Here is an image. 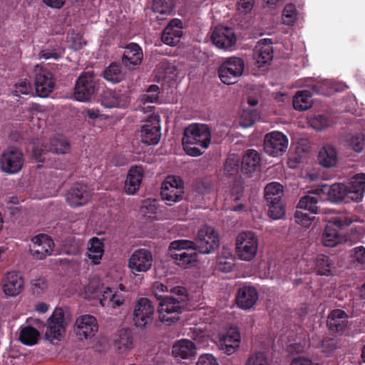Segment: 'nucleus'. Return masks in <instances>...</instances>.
<instances>
[{
  "instance_id": "0e129e2a",
  "label": "nucleus",
  "mask_w": 365,
  "mask_h": 365,
  "mask_svg": "<svg viewBox=\"0 0 365 365\" xmlns=\"http://www.w3.org/2000/svg\"><path fill=\"white\" fill-rule=\"evenodd\" d=\"M254 0H239L237 2L238 9L245 12L250 11L253 6Z\"/></svg>"
},
{
  "instance_id": "4c0bfd02",
  "label": "nucleus",
  "mask_w": 365,
  "mask_h": 365,
  "mask_svg": "<svg viewBox=\"0 0 365 365\" xmlns=\"http://www.w3.org/2000/svg\"><path fill=\"white\" fill-rule=\"evenodd\" d=\"M104 253V245L102 240L93 237L89 240L87 255L94 264H99Z\"/></svg>"
},
{
  "instance_id": "f8f14e48",
  "label": "nucleus",
  "mask_w": 365,
  "mask_h": 365,
  "mask_svg": "<svg viewBox=\"0 0 365 365\" xmlns=\"http://www.w3.org/2000/svg\"><path fill=\"white\" fill-rule=\"evenodd\" d=\"M88 292L93 295L98 293L101 294L102 297L100 299V304L102 307L116 308L123 304L125 302V297L122 294L109 287L100 290L98 287H94L89 285L86 289V294ZM90 297H94V296Z\"/></svg>"
},
{
  "instance_id": "39448f33",
  "label": "nucleus",
  "mask_w": 365,
  "mask_h": 365,
  "mask_svg": "<svg viewBox=\"0 0 365 365\" xmlns=\"http://www.w3.org/2000/svg\"><path fill=\"white\" fill-rule=\"evenodd\" d=\"M220 245L219 235L212 226L204 225L197 231L194 247L204 254L214 252Z\"/></svg>"
},
{
  "instance_id": "a18cd8bd",
  "label": "nucleus",
  "mask_w": 365,
  "mask_h": 365,
  "mask_svg": "<svg viewBox=\"0 0 365 365\" xmlns=\"http://www.w3.org/2000/svg\"><path fill=\"white\" fill-rule=\"evenodd\" d=\"M245 365H269V360L265 351H256L249 356Z\"/></svg>"
},
{
  "instance_id": "a19ab883",
  "label": "nucleus",
  "mask_w": 365,
  "mask_h": 365,
  "mask_svg": "<svg viewBox=\"0 0 365 365\" xmlns=\"http://www.w3.org/2000/svg\"><path fill=\"white\" fill-rule=\"evenodd\" d=\"M103 76L107 81L112 83H117L124 79L125 75L122 71L121 66L114 62L111 63L104 69Z\"/></svg>"
},
{
  "instance_id": "bb28decb",
  "label": "nucleus",
  "mask_w": 365,
  "mask_h": 365,
  "mask_svg": "<svg viewBox=\"0 0 365 365\" xmlns=\"http://www.w3.org/2000/svg\"><path fill=\"white\" fill-rule=\"evenodd\" d=\"M323 192L327 194L328 199L335 203L352 202L351 198L348 197V187L343 183H335L330 186L323 185L322 188Z\"/></svg>"
},
{
  "instance_id": "37998d69",
  "label": "nucleus",
  "mask_w": 365,
  "mask_h": 365,
  "mask_svg": "<svg viewBox=\"0 0 365 365\" xmlns=\"http://www.w3.org/2000/svg\"><path fill=\"white\" fill-rule=\"evenodd\" d=\"M184 190L175 189L168 187H162L161 196L162 198L167 201L168 205L172 203L179 202L182 199Z\"/></svg>"
},
{
  "instance_id": "2f4dec72",
  "label": "nucleus",
  "mask_w": 365,
  "mask_h": 365,
  "mask_svg": "<svg viewBox=\"0 0 365 365\" xmlns=\"http://www.w3.org/2000/svg\"><path fill=\"white\" fill-rule=\"evenodd\" d=\"M349 191L347 196L353 202H360L362 200L365 192V174H356L347 185Z\"/></svg>"
},
{
  "instance_id": "c03bdc74",
  "label": "nucleus",
  "mask_w": 365,
  "mask_h": 365,
  "mask_svg": "<svg viewBox=\"0 0 365 365\" xmlns=\"http://www.w3.org/2000/svg\"><path fill=\"white\" fill-rule=\"evenodd\" d=\"M174 8L173 0H154L153 10L160 14H170Z\"/></svg>"
},
{
  "instance_id": "ddd939ff",
  "label": "nucleus",
  "mask_w": 365,
  "mask_h": 365,
  "mask_svg": "<svg viewBox=\"0 0 365 365\" xmlns=\"http://www.w3.org/2000/svg\"><path fill=\"white\" fill-rule=\"evenodd\" d=\"M35 88L39 97H46L55 86V78L52 72L47 68L36 66L35 69Z\"/></svg>"
},
{
  "instance_id": "9b49d317",
  "label": "nucleus",
  "mask_w": 365,
  "mask_h": 365,
  "mask_svg": "<svg viewBox=\"0 0 365 365\" xmlns=\"http://www.w3.org/2000/svg\"><path fill=\"white\" fill-rule=\"evenodd\" d=\"M155 308L148 298H140L136 302L133 320L137 327L143 328L153 321Z\"/></svg>"
},
{
  "instance_id": "0eeeda50",
  "label": "nucleus",
  "mask_w": 365,
  "mask_h": 365,
  "mask_svg": "<svg viewBox=\"0 0 365 365\" xmlns=\"http://www.w3.org/2000/svg\"><path fill=\"white\" fill-rule=\"evenodd\" d=\"M245 69L242 58L236 56L227 58L219 67L218 76L221 81L227 85L234 84L237 81Z\"/></svg>"
},
{
  "instance_id": "423d86ee",
  "label": "nucleus",
  "mask_w": 365,
  "mask_h": 365,
  "mask_svg": "<svg viewBox=\"0 0 365 365\" xmlns=\"http://www.w3.org/2000/svg\"><path fill=\"white\" fill-rule=\"evenodd\" d=\"M97 76L93 71L83 72L76 81L74 98L78 101H88L98 89Z\"/></svg>"
},
{
  "instance_id": "ea45409f",
  "label": "nucleus",
  "mask_w": 365,
  "mask_h": 365,
  "mask_svg": "<svg viewBox=\"0 0 365 365\" xmlns=\"http://www.w3.org/2000/svg\"><path fill=\"white\" fill-rule=\"evenodd\" d=\"M19 341L27 346H33L38 343L40 338V332L32 326L21 327Z\"/></svg>"
},
{
  "instance_id": "4d7b16f0",
  "label": "nucleus",
  "mask_w": 365,
  "mask_h": 365,
  "mask_svg": "<svg viewBox=\"0 0 365 365\" xmlns=\"http://www.w3.org/2000/svg\"><path fill=\"white\" fill-rule=\"evenodd\" d=\"M46 287L47 282L44 278H38L31 282V288L34 294H41L46 290Z\"/></svg>"
},
{
  "instance_id": "1a4fd4ad",
  "label": "nucleus",
  "mask_w": 365,
  "mask_h": 365,
  "mask_svg": "<svg viewBox=\"0 0 365 365\" xmlns=\"http://www.w3.org/2000/svg\"><path fill=\"white\" fill-rule=\"evenodd\" d=\"M317 203L318 199L315 196L307 195L302 197L299 200L297 208L308 211L309 213L296 210L294 213L295 222L305 227H309L312 221L314 219V216L312 215L317 214L318 212Z\"/></svg>"
},
{
  "instance_id": "13d9d810",
  "label": "nucleus",
  "mask_w": 365,
  "mask_h": 365,
  "mask_svg": "<svg viewBox=\"0 0 365 365\" xmlns=\"http://www.w3.org/2000/svg\"><path fill=\"white\" fill-rule=\"evenodd\" d=\"M310 124L314 129L321 130L328 126V120L325 116L318 115L311 119Z\"/></svg>"
},
{
  "instance_id": "aec40b11",
  "label": "nucleus",
  "mask_w": 365,
  "mask_h": 365,
  "mask_svg": "<svg viewBox=\"0 0 365 365\" xmlns=\"http://www.w3.org/2000/svg\"><path fill=\"white\" fill-rule=\"evenodd\" d=\"M153 255L147 249H138L130 256L128 265L133 273L145 272L152 266Z\"/></svg>"
},
{
  "instance_id": "bf43d9fd",
  "label": "nucleus",
  "mask_w": 365,
  "mask_h": 365,
  "mask_svg": "<svg viewBox=\"0 0 365 365\" xmlns=\"http://www.w3.org/2000/svg\"><path fill=\"white\" fill-rule=\"evenodd\" d=\"M31 91V86L29 82L26 80L21 81L19 83L16 84L15 93L16 96L20 94H29Z\"/></svg>"
},
{
  "instance_id": "79ce46f5",
  "label": "nucleus",
  "mask_w": 365,
  "mask_h": 365,
  "mask_svg": "<svg viewBox=\"0 0 365 365\" xmlns=\"http://www.w3.org/2000/svg\"><path fill=\"white\" fill-rule=\"evenodd\" d=\"M282 194L283 187L277 182L269 183L264 188V197L267 202L282 200Z\"/></svg>"
},
{
  "instance_id": "c756f323",
  "label": "nucleus",
  "mask_w": 365,
  "mask_h": 365,
  "mask_svg": "<svg viewBox=\"0 0 365 365\" xmlns=\"http://www.w3.org/2000/svg\"><path fill=\"white\" fill-rule=\"evenodd\" d=\"M327 324L331 332H343L348 325V315L342 309H334L329 313Z\"/></svg>"
},
{
  "instance_id": "69168bd1",
  "label": "nucleus",
  "mask_w": 365,
  "mask_h": 365,
  "mask_svg": "<svg viewBox=\"0 0 365 365\" xmlns=\"http://www.w3.org/2000/svg\"><path fill=\"white\" fill-rule=\"evenodd\" d=\"M289 365H314L312 360L307 357L298 356L294 358Z\"/></svg>"
},
{
  "instance_id": "5fc2aeb1",
  "label": "nucleus",
  "mask_w": 365,
  "mask_h": 365,
  "mask_svg": "<svg viewBox=\"0 0 365 365\" xmlns=\"http://www.w3.org/2000/svg\"><path fill=\"white\" fill-rule=\"evenodd\" d=\"M162 187L184 190V182L179 176H168L163 182Z\"/></svg>"
},
{
  "instance_id": "b1692460",
  "label": "nucleus",
  "mask_w": 365,
  "mask_h": 365,
  "mask_svg": "<svg viewBox=\"0 0 365 365\" xmlns=\"http://www.w3.org/2000/svg\"><path fill=\"white\" fill-rule=\"evenodd\" d=\"M240 342V333L235 328L230 329L219 341L221 350L227 355L234 354L239 349Z\"/></svg>"
},
{
  "instance_id": "680f3d73",
  "label": "nucleus",
  "mask_w": 365,
  "mask_h": 365,
  "mask_svg": "<svg viewBox=\"0 0 365 365\" xmlns=\"http://www.w3.org/2000/svg\"><path fill=\"white\" fill-rule=\"evenodd\" d=\"M296 15L295 6L292 4H288L285 6L283 9L282 16L285 18L291 19V21H293V19Z\"/></svg>"
},
{
  "instance_id": "6e6d98bb",
  "label": "nucleus",
  "mask_w": 365,
  "mask_h": 365,
  "mask_svg": "<svg viewBox=\"0 0 365 365\" xmlns=\"http://www.w3.org/2000/svg\"><path fill=\"white\" fill-rule=\"evenodd\" d=\"M257 113L253 111L244 110L240 119V125L247 128L252 126L256 120Z\"/></svg>"
},
{
  "instance_id": "7ed1b4c3",
  "label": "nucleus",
  "mask_w": 365,
  "mask_h": 365,
  "mask_svg": "<svg viewBox=\"0 0 365 365\" xmlns=\"http://www.w3.org/2000/svg\"><path fill=\"white\" fill-rule=\"evenodd\" d=\"M197 250L194 242L187 240L173 241L169 246V255L175 263L185 268L193 265L197 261Z\"/></svg>"
},
{
  "instance_id": "4468645a",
  "label": "nucleus",
  "mask_w": 365,
  "mask_h": 365,
  "mask_svg": "<svg viewBox=\"0 0 365 365\" xmlns=\"http://www.w3.org/2000/svg\"><path fill=\"white\" fill-rule=\"evenodd\" d=\"M24 162L22 152L17 148H12L3 153L1 159V169L7 173L15 174L21 170Z\"/></svg>"
},
{
  "instance_id": "6ab92c4d",
  "label": "nucleus",
  "mask_w": 365,
  "mask_h": 365,
  "mask_svg": "<svg viewBox=\"0 0 365 365\" xmlns=\"http://www.w3.org/2000/svg\"><path fill=\"white\" fill-rule=\"evenodd\" d=\"M141 141L147 145H156L160 138L159 116L151 115L142 126L140 130Z\"/></svg>"
},
{
  "instance_id": "c9c22d12",
  "label": "nucleus",
  "mask_w": 365,
  "mask_h": 365,
  "mask_svg": "<svg viewBox=\"0 0 365 365\" xmlns=\"http://www.w3.org/2000/svg\"><path fill=\"white\" fill-rule=\"evenodd\" d=\"M172 353L175 357L190 359L195 355L196 346L189 339H181L173 345Z\"/></svg>"
},
{
  "instance_id": "052dcab7",
  "label": "nucleus",
  "mask_w": 365,
  "mask_h": 365,
  "mask_svg": "<svg viewBox=\"0 0 365 365\" xmlns=\"http://www.w3.org/2000/svg\"><path fill=\"white\" fill-rule=\"evenodd\" d=\"M196 365H219L217 359L211 354L201 355Z\"/></svg>"
},
{
  "instance_id": "dca6fc26",
  "label": "nucleus",
  "mask_w": 365,
  "mask_h": 365,
  "mask_svg": "<svg viewBox=\"0 0 365 365\" xmlns=\"http://www.w3.org/2000/svg\"><path fill=\"white\" fill-rule=\"evenodd\" d=\"M91 197V190L87 185L81 182L74 183L66 194L68 204L73 207L86 205Z\"/></svg>"
},
{
  "instance_id": "412c9836",
  "label": "nucleus",
  "mask_w": 365,
  "mask_h": 365,
  "mask_svg": "<svg viewBox=\"0 0 365 365\" xmlns=\"http://www.w3.org/2000/svg\"><path fill=\"white\" fill-rule=\"evenodd\" d=\"M325 94L323 90V84L317 83L312 86V91L302 90L297 92L293 98V107L297 110H305L312 106V94Z\"/></svg>"
},
{
  "instance_id": "a878e982",
  "label": "nucleus",
  "mask_w": 365,
  "mask_h": 365,
  "mask_svg": "<svg viewBox=\"0 0 365 365\" xmlns=\"http://www.w3.org/2000/svg\"><path fill=\"white\" fill-rule=\"evenodd\" d=\"M258 300V292L252 286L240 287L236 296V303L242 309H250Z\"/></svg>"
},
{
  "instance_id": "09e8293b",
  "label": "nucleus",
  "mask_w": 365,
  "mask_h": 365,
  "mask_svg": "<svg viewBox=\"0 0 365 365\" xmlns=\"http://www.w3.org/2000/svg\"><path fill=\"white\" fill-rule=\"evenodd\" d=\"M240 160L236 157H229L224 165L225 175L232 177L235 176L240 170Z\"/></svg>"
},
{
  "instance_id": "6e6552de",
  "label": "nucleus",
  "mask_w": 365,
  "mask_h": 365,
  "mask_svg": "<svg viewBox=\"0 0 365 365\" xmlns=\"http://www.w3.org/2000/svg\"><path fill=\"white\" fill-rule=\"evenodd\" d=\"M70 150V144L63 135H56L51 138L49 143H42L41 147L35 145L33 155L35 159L41 163L46 160L45 155L48 153L66 154Z\"/></svg>"
},
{
  "instance_id": "864d4df0",
  "label": "nucleus",
  "mask_w": 365,
  "mask_h": 365,
  "mask_svg": "<svg viewBox=\"0 0 365 365\" xmlns=\"http://www.w3.org/2000/svg\"><path fill=\"white\" fill-rule=\"evenodd\" d=\"M38 56L40 58L58 59L61 56V49L59 46L52 48H46L41 51Z\"/></svg>"
},
{
  "instance_id": "de8ad7c7",
  "label": "nucleus",
  "mask_w": 365,
  "mask_h": 365,
  "mask_svg": "<svg viewBox=\"0 0 365 365\" xmlns=\"http://www.w3.org/2000/svg\"><path fill=\"white\" fill-rule=\"evenodd\" d=\"M102 104L107 108L120 107V95L113 91H110L104 96Z\"/></svg>"
},
{
  "instance_id": "473e14b6",
  "label": "nucleus",
  "mask_w": 365,
  "mask_h": 365,
  "mask_svg": "<svg viewBox=\"0 0 365 365\" xmlns=\"http://www.w3.org/2000/svg\"><path fill=\"white\" fill-rule=\"evenodd\" d=\"M334 262L325 255H319L312 262L311 265L304 269L306 272L314 270L319 275H329L334 267Z\"/></svg>"
},
{
  "instance_id": "72a5a7b5",
  "label": "nucleus",
  "mask_w": 365,
  "mask_h": 365,
  "mask_svg": "<svg viewBox=\"0 0 365 365\" xmlns=\"http://www.w3.org/2000/svg\"><path fill=\"white\" fill-rule=\"evenodd\" d=\"M260 155L254 149H248L244 153L241 160V171L245 175H251L260 164Z\"/></svg>"
},
{
  "instance_id": "e2e57ef3",
  "label": "nucleus",
  "mask_w": 365,
  "mask_h": 365,
  "mask_svg": "<svg viewBox=\"0 0 365 365\" xmlns=\"http://www.w3.org/2000/svg\"><path fill=\"white\" fill-rule=\"evenodd\" d=\"M354 258L359 262L365 264V249L364 247H358L354 249Z\"/></svg>"
},
{
  "instance_id": "7c9ffc66",
  "label": "nucleus",
  "mask_w": 365,
  "mask_h": 365,
  "mask_svg": "<svg viewBox=\"0 0 365 365\" xmlns=\"http://www.w3.org/2000/svg\"><path fill=\"white\" fill-rule=\"evenodd\" d=\"M143 53L141 48L135 43H130L125 47L122 56L123 64L130 68L142 63Z\"/></svg>"
},
{
  "instance_id": "f3484780",
  "label": "nucleus",
  "mask_w": 365,
  "mask_h": 365,
  "mask_svg": "<svg viewBox=\"0 0 365 365\" xmlns=\"http://www.w3.org/2000/svg\"><path fill=\"white\" fill-rule=\"evenodd\" d=\"M212 41L219 48L228 50L235 46L237 37L234 29L227 26H217L212 34Z\"/></svg>"
},
{
  "instance_id": "cd10ccee",
  "label": "nucleus",
  "mask_w": 365,
  "mask_h": 365,
  "mask_svg": "<svg viewBox=\"0 0 365 365\" xmlns=\"http://www.w3.org/2000/svg\"><path fill=\"white\" fill-rule=\"evenodd\" d=\"M181 25V21L178 19L172 20L162 33V41L169 46L176 45L182 35Z\"/></svg>"
},
{
  "instance_id": "20e7f679",
  "label": "nucleus",
  "mask_w": 365,
  "mask_h": 365,
  "mask_svg": "<svg viewBox=\"0 0 365 365\" xmlns=\"http://www.w3.org/2000/svg\"><path fill=\"white\" fill-rule=\"evenodd\" d=\"M259 241L257 236L251 231L240 232L236 240L235 249L237 257L250 262L257 255Z\"/></svg>"
},
{
  "instance_id": "f257e3e1",
  "label": "nucleus",
  "mask_w": 365,
  "mask_h": 365,
  "mask_svg": "<svg viewBox=\"0 0 365 365\" xmlns=\"http://www.w3.org/2000/svg\"><path fill=\"white\" fill-rule=\"evenodd\" d=\"M211 131L205 124H191L184 130L182 139L183 149L190 156L197 157L203 153L211 141Z\"/></svg>"
},
{
  "instance_id": "f03ea898",
  "label": "nucleus",
  "mask_w": 365,
  "mask_h": 365,
  "mask_svg": "<svg viewBox=\"0 0 365 365\" xmlns=\"http://www.w3.org/2000/svg\"><path fill=\"white\" fill-rule=\"evenodd\" d=\"M177 290L178 297L166 296L158 297L159 319L161 322L171 324L179 319V314L182 312L187 300L186 289L184 287L173 288Z\"/></svg>"
},
{
  "instance_id": "774afa93",
  "label": "nucleus",
  "mask_w": 365,
  "mask_h": 365,
  "mask_svg": "<svg viewBox=\"0 0 365 365\" xmlns=\"http://www.w3.org/2000/svg\"><path fill=\"white\" fill-rule=\"evenodd\" d=\"M158 98H159V96L156 93H153L148 92V91H147L146 93L144 94L143 96V100L145 102L154 103L158 100Z\"/></svg>"
},
{
  "instance_id": "603ef678",
  "label": "nucleus",
  "mask_w": 365,
  "mask_h": 365,
  "mask_svg": "<svg viewBox=\"0 0 365 365\" xmlns=\"http://www.w3.org/2000/svg\"><path fill=\"white\" fill-rule=\"evenodd\" d=\"M195 190L199 194L210 193L212 190V185L207 179H197L194 184Z\"/></svg>"
},
{
  "instance_id": "3c124183",
  "label": "nucleus",
  "mask_w": 365,
  "mask_h": 365,
  "mask_svg": "<svg viewBox=\"0 0 365 365\" xmlns=\"http://www.w3.org/2000/svg\"><path fill=\"white\" fill-rule=\"evenodd\" d=\"M235 266V258L225 259V257H217L216 269L220 272L227 273L232 270Z\"/></svg>"
},
{
  "instance_id": "5701e85b",
  "label": "nucleus",
  "mask_w": 365,
  "mask_h": 365,
  "mask_svg": "<svg viewBox=\"0 0 365 365\" xmlns=\"http://www.w3.org/2000/svg\"><path fill=\"white\" fill-rule=\"evenodd\" d=\"M24 281L18 272H9L3 279V291L9 297H16L24 289Z\"/></svg>"
},
{
  "instance_id": "49530a36",
  "label": "nucleus",
  "mask_w": 365,
  "mask_h": 365,
  "mask_svg": "<svg viewBox=\"0 0 365 365\" xmlns=\"http://www.w3.org/2000/svg\"><path fill=\"white\" fill-rule=\"evenodd\" d=\"M269 205V216L274 220L281 219L285 215V209L282 200L267 202Z\"/></svg>"
},
{
  "instance_id": "4be33fe9",
  "label": "nucleus",
  "mask_w": 365,
  "mask_h": 365,
  "mask_svg": "<svg viewBox=\"0 0 365 365\" xmlns=\"http://www.w3.org/2000/svg\"><path fill=\"white\" fill-rule=\"evenodd\" d=\"M98 325L96 319L90 314L78 317L76 322V334L81 339H90L98 331Z\"/></svg>"
},
{
  "instance_id": "e433bc0d",
  "label": "nucleus",
  "mask_w": 365,
  "mask_h": 365,
  "mask_svg": "<svg viewBox=\"0 0 365 365\" xmlns=\"http://www.w3.org/2000/svg\"><path fill=\"white\" fill-rule=\"evenodd\" d=\"M338 160L336 148L331 145L323 146L318 154L319 163L324 168H331L336 165Z\"/></svg>"
},
{
  "instance_id": "338daca9",
  "label": "nucleus",
  "mask_w": 365,
  "mask_h": 365,
  "mask_svg": "<svg viewBox=\"0 0 365 365\" xmlns=\"http://www.w3.org/2000/svg\"><path fill=\"white\" fill-rule=\"evenodd\" d=\"M43 1L51 8L60 9L65 4L66 0H43Z\"/></svg>"
},
{
  "instance_id": "8fccbe9b",
  "label": "nucleus",
  "mask_w": 365,
  "mask_h": 365,
  "mask_svg": "<svg viewBox=\"0 0 365 365\" xmlns=\"http://www.w3.org/2000/svg\"><path fill=\"white\" fill-rule=\"evenodd\" d=\"M348 146L356 153H360L364 145V137L361 133H357L346 139Z\"/></svg>"
},
{
  "instance_id": "9d476101",
  "label": "nucleus",
  "mask_w": 365,
  "mask_h": 365,
  "mask_svg": "<svg viewBox=\"0 0 365 365\" xmlns=\"http://www.w3.org/2000/svg\"><path fill=\"white\" fill-rule=\"evenodd\" d=\"M287 137L279 131H272L265 135L264 138V150L270 156L282 155L288 147Z\"/></svg>"
},
{
  "instance_id": "f704fd0d",
  "label": "nucleus",
  "mask_w": 365,
  "mask_h": 365,
  "mask_svg": "<svg viewBox=\"0 0 365 365\" xmlns=\"http://www.w3.org/2000/svg\"><path fill=\"white\" fill-rule=\"evenodd\" d=\"M343 225V222L339 219L336 220L334 224L326 226L322 235V242L324 246L333 247L340 242L341 237L336 227L340 228Z\"/></svg>"
},
{
  "instance_id": "393cba45",
  "label": "nucleus",
  "mask_w": 365,
  "mask_h": 365,
  "mask_svg": "<svg viewBox=\"0 0 365 365\" xmlns=\"http://www.w3.org/2000/svg\"><path fill=\"white\" fill-rule=\"evenodd\" d=\"M272 42L270 39L261 40L256 47L253 56L255 61V64L258 68H262L272 60L273 48Z\"/></svg>"
},
{
  "instance_id": "2eb2a0df",
  "label": "nucleus",
  "mask_w": 365,
  "mask_h": 365,
  "mask_svg": "<svg viewBox=\"0 0 365 365\" xmlns=\"http://www.w3.org/2000/svg\"><path fill=\"white\" fill-rule=\"evenodd\" d=\"M47 329L45 333L46 339L51 341L59 339L66 331L63 310L56 308L47 320Z\"/></svg>"
},
{
  "instance_id": "58836bf2",
  "label": "nucleus",
  "mask_w": 365,
  "mask_h": 365,
  "mask_svg": "<svg viewBox=\"0 0 365 365\" xmlns=\"http://www.w3.org/2000/svg\"><path fill=\"white\" fill-rule=\"evenodd\" d=\"M133 334L131 330L123 329L118 331L115 340V346L120 352H126L133 348Z\"/></svg>"
},
{
  "instance_id": "c85d7f7f",
  "label": "nucleus",
  "mask_w": 365,
  "mask_h": 365,
  "mask_svg": "<svg viewBox=\"0 0 365 365\" xmlns=\"http://www.w3.org/2000/svg\"><path fill=\"white\" fill-rule=\"evenodd\" d=\"M143 176L141 165H133L129 169L125 181L124 190L127 194L133 195L138 190Z\"/></svg>"
},
{
  "instance_id": "a211bd4d",
  "label": "nucleus",
  "mask_w": 365,
  "mask_h": 365,
  "mask_svg": "<svg viewBox=\"0 0 365 365\" xmlns=\"http://www.w3.org/2000/svg\"><path fill=\"white\" fill-rule=\"evenodd\" d=\"M33 245L29 249L30 254L37 259H43L51 255L53 251V240L45 234H41L32 238Z\"/></svg>"
}]
</instances>
